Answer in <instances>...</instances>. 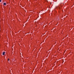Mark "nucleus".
I'll return each mask as SVG.
<instances>
[{"mask_svg": "<svg viewBox=\"0 0 74 74\" xmlns=\"http://www.w3.org/2000/svg\"><path fill=\"white\" fill-rule=\"evenodd\" d=\"M5 52H3V55H5Z\"/></svg>", "mask_w": 74, "mask_h": 74, "instance_id": "obj_1", "label": "nucleus"}, {"mask_svg": "<svg viewBox=\"0 0 74 74\" xmlns=\"http://www.w3.org/2000/svg\"><path fill=\"white\" fill-rule=\"evenodd\" d=\"M3 4H4V5H6V3H4Z\"/></svg>", "mask_w": 74, "mask_h": 74, "instance_id": "obj_2", "label": "nucleus"}, {"mask_svg": "<svg viewBox=\"0 0 74 74\" xmlns=\"http://www.w3.org/2000/svg\"><path fill=\"white\" fill-rule=\"evenodd\" d=\"M1 0H0V2H1Z\"/></svg>", "mask_w": 74, "mask_h": 74, "instance_id": "obj_3", "label": "nucleus"}, {"mask_svg": "<svg viewBox=\"0 0 74 74\" xmlns=\"http://www.w3.org/2000/svg\"><path fill=\"white\" fill-rule=\"evenodd\" d=\"M9 60V59H8V60Z\"/></svg>", "mask_w": 74, "mask_h": 74, "instance_id": "obj_4", "label": "nucleus"}]
</instances>
